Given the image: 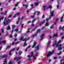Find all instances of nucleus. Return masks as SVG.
<instances>
[{
    "mask_svg": "<svg viewBox=\"0 0 64 64\" xmlns=\"http://www.w3.org/2000/svg\"><path fill=\"white\" fill-rule=\"evenodd\" d=\"M45 20H43L42 22H41L39 24V25L40 26H42V24H43L45 23Z\"/></svg>",
    "mask_w": 64,
    "mask_h": 64,
    "instance_id": "nucleus-11",
    "label": "nucleus"
},
{
    "mask_svg": "<svg viewBox=\"0 0 64 64\" xmlns=\"http://www.w3.org/2000/svg\"><path fill=\"white\" fill-rule=\"evenodd\" d=\"M17 36V34H15L14 36V37H15V38H16V37Z\"/></svg>",
    "mask_w": 64,
    "mask_h": 64,
    "instance_id": "nucleus-57",
    "label": "nucleus"
},
{
    "mask_svg": "<svg viewBox=\"0 0 64 64\" xmlns=\"http://www.w3.org/2000/svg\"><path fill=\"white\" fill-rule=\"evenodd\" d=\"M62 49V47L60 46V47L58 48V50H61Z\"/></svg>",
    "mask_w": 64,
    "mask_h": 64,
    "instance_id": "nucleus-34",
    "label": "nucleus"
},
{
    "mask_svg": "<svg viewBox=\"0 0 64 64\" xmlns=\"http://www.w3.org/2000/svg\"><path fill=\"white\" fill-rule=\"evenodd\" d=\"M4 16H2V18H0V22H1V20H3L4 19Z\"/></svg>",
    "mask_w": 64,
    "mask_h": 64,
    "instance_id": "nucleus-25",
    "label": "nucleus"
},
{
    "mask_svg": "<svg viewBox=\"0 0 64 64\" xmlns=\"http://www.w3.org/2000/svg\"><path fill=\"white\" fill-rule=\"evenodd\" d=\"M59 0H58L57 1V2L58 3V4L56 6L57 8H59Z\"/></svg>",
    "mask_w": 64,
    "mask_h": 64,
    "instance_id": "nucleus-15",
    "label": "nucleus"
},
{
    "mask_svg": "<svg viewBox=\"0 0 64 64\" xmlns=\"http://www.w3.org/2000/svg\"><path fill=\"white\" fill-rule=\"evenodd\" d=\"M11 48V46H8L6 48V50H7L8 48L9 49V48Z\"/></svg>",
    "mask_w": 64,
    "mask_h": 64,
    "instance_id": "nucleus-26",
    "label": "nucleus"
},
{
    "mask_svg": "<svg viewBox=\"0 0 64 64\" xmlns=\"http://www.w3.org/2000/svg\"><path fill=\"white\" fill-rule=\"evenodd\" d=\"M48 22L49 21H47L46 23V24H45V26H48L49 25V23H48Z\"/></svg>",
    "mask_w": 64,
    "mask_h": 64,
    "instance_id": "nucleus-12",
    "label": "nucleus"
},
{
    "mask_svg": "<svg viewBox=\"0 0 64 64\" xmlns=\"http://www.w3.org/2000/svg\"><path fill=\"white\" fill-rule=\"evenodd\" d=\"M8 64H13V62L11 60L9 61Z\"/></svg>",
    "mask_w": 64,
    "mask_h": 64,
    "instance_id": "nucleus-21",
    "label": "nucleus"
},
{
    "mask_svg": "<svg viewBox=\"0 0 64 64\" xmlns=\"http://www.w3.org/2000/svg\"><path fill=\"white\" fill-rule=\"evenodd\" d=\"M22 52H20L19 54L20 55H21V54H22Z\"/></svg>",
    "mask_w": 64,
    "mask_h": 64,
    "instance_id": "nucleus-54",
    "label": "nucleus"
},
{
    "mask_svg": "<svg viewBox=\"0 0 64 64\" xmlns=\"http://www.w3.org/2000/svg\"><path fill=\"white\" fill-rule=\"evenodd\" d=\"M6 42L4 40H3L2 42H1L2 43H4V44H5L6 43Z\"/></svg>",
    "mask_w": 64,
    "mask_h": 64,
    "instance_id": "nucleus-30",
    "label": "nucleus"
},
{
    "mask_svg": "<svg viewBox=\"0 0 64 64\" xmlns=\"http://www.w3.org/2000/svg\"><path fill=\"white\" fill-rule=\"evenodd\" d=\"M45 17V15H43L42 16V18H44Z\"/></svg>",
    "mask_w": 64,
    "mask_h": 64,
    "instance_id": "nucleus-62",
    "label": "nucleus"
},
{
    "mask_svg": "<svg viewBox=\"0 0 64 64\" xmlns=\"http://www.w3.org/2000/svg\"><path fill=\"white\" fill-rule=\"evenodd\" d=\"M19 23V21H17L16 22V24H18Z\"/></svg>",
    "mask_w": 64,
    "mask_h": 64,
    "instance_id": "nucleus-64",
    "label": "nucleus"
},
{
    "mask_svg": "<svg viewBox=\"0 0 64 64\" xmlns=\"http://www.w3.org/2000/svg\"><path fill=\"white\" fill-rule=\"evenodd\" d=\"M7 55L6 54L4 55L3 56H2V58H6V57H7Z\"/></svg>",
    "mask_w": 64,
    "mask_h": 64,
    "instance_id": "nucleus-13",
    "label": "nucleus"
},
{
    "mask_svg": "<svg viewBox=\"0 0 64 64\" xmlns=\"http://www.w3.org/2000/svg\"><path fill=\"white\" fill-rule=\"evenodd\" d=\"M7 11H6L4 14V15H6V14H7Z\"/></svg>",
    "mask_w": 64,
    "mask_h": 64,
    "instance_id": "nucleus-42",
    "label": "nucleus"
},
{
    "mask_svg": "<svg viewBox=\"0 0 64 64\" xmlns=\"http://www.w3.org/2000/svg\"><path fill=\"white\" fill-rule=\"evenodd\" d=\"M40 32H41V30H40V29H38L36 30V32L37 33H40Z\"/></svg>",
    "mask_w": 64,
    "mask_h": 64,
    "instance_id": "nucleus-14",
    "label": "nucleus"
},
{
    "mask_svg": "<svg viewBox=\"0 0 64 64\" xmlns=\"http://www.w3.org/2000/svg\"><path fill=\"white\" fill-rule=\"evenodd\" d=\"M15 50V48H12V50H10L12 51H14Z\"/></svg>",
    "mask_w": 64,
    "mask_h": 64,
    "instance_id": "nucleus-45",
    "label": "nucleus"
},
{
    "mask_svg": "<svg viewBox=\"0 0 64 64\" xmlns=\"http://www.w3.org/2000/svg\"><path fill=\"white\" fill-rule=\"evenodd\" d=\"M36 13H37V11H36L34 13V16H35V14H36Z\"/></svg>",
    "mask_w": 64,
    "mask_h": 64,
    "instance_id": "nucleus-53",
    "label": "nucleus"
},
{
    "mask_svg": "<svg viewBox=\"0 0 64 64\" xmlns=\"http://www.w3.org/2000/svg\"><path fill=\"white\" fill-rule=\"evenodd\" d=\"M19 42H19L18 41L15 42H15H12V46H13L14 45V44H18V43H19Z\"/></svg>",
    "mask_w": 64,
    "mask_h": 64,
    "instance_id": "nucleus-10",
    "label": "nucleus"
},
{
    "mask_svg": "<svg viewBox=\"0 0 64 64\" xmlns=\"http://www.w3.org/2000/svg\"><path fill=\"white\" fill-rule=\"evenodd\" d=\"M36 20V19H34V20H33L32 22V24H33V23H34V21H35V20Z\"/></svg>",
    "mask_w": 64,
    "mask_h": 64,
    "instance_id": "nucleus-33",
    "label": "nucleus"
},
{
    "mask_svg": "<svg viewBox=\"0 0 64 64\" xmlns=\"http://www.w3.org/2000/svg\"><path fill=\"white\" fill-rule=\"evenodd\" d=\"M54 44L56 45L57 44V40H54Z\"/></svg>",
    "mask_w": 64,
    "mask_h": 64,
    "instance_id": "nucleus-23",
    "label": "nucleus"
},
{
    "mask_svg": "<svg viewBox=\"0 0 64 64\" xmlns=\"http://www.w3.org/2000/svg\"><path fill=\"white\" fill-rule=\"evenodd\" d=\"M7 58H6L5 59V60H4V64H5V63H6V64H7Z\"/></svg>",
    "mask_w": 64,
    "mask_h": 64,
    "instance_id": "nucleus-17",
    "label": "nucleus"
},
{
    "mask_svg": "<svg viewBox=\"0 0 64 64\" xmlns=\"http://www.w3.org/2000/svg\"><path fill=\"white\" fill-rule=\"evenodd\" d=\"M48 8L49 9H51V8H52V6H51V5H49V6L48 7V8H47V9H48Z\"/></svg>",
    "mask_w": 64,
    "mask_h": 64,
    "instance_id": "nucleus-18",
    "label": "nucleus"
},
{
    "mask_svg": "<svg viewBox=\"0 0 64 64\" xmlns=\"http://www.w3.org/2000/svg\"><path fill=\"white\" fill-rule=\"evenodd\" d=\"M1 31L2 33H4V29H2L1 30Z\"/></svg>",
    "mask_w": 64,
    "mask_h": 64,
    "instance_id": "nucleus-32",
    "label": "nucleus"
},
{
    "mask_svg": "<svg viewBox=\"0 0 64 64\" xmlns=\"http://www.w3.org/2000/svg\"><path fill=\"white\" fill-rule=\"evenodd\" d=\"M53 36H52V38H54L56 36V37H57L58 36V33H56V34H54L52 35Z\"/></svg>",
    "mask_w": 64,
    "mask_h": 64,
    "instance_id": "nucleus-9",
    "label": "nucleus"
},
{
    "mask_svg": "<svg viewBox=\"0 0 64 64\" xmlns=\"http://www.w3.org/2000/svg\"><path fill=\"white\" fill-rule=\"evenodd\" d=\"M40 3V2H38V3H35V6H37L38 5H39V4Z\"/></svg>",
    "mask_w": 64,
    "mask_h": 64,
    "instance_id": "nucleus-19",
    "label": "nucleus"
},
{
    "mask_svg": "<svg viewBox=\"0 0 64 64\" xmlns=\"http://www.w3.org/2000/svg\"><path fill=\"white\" fill-rule=\"evenodd\" d=\"M31 18H34V16L31 15Z\"/></svg>",
    "mask_w": 64,
    "mask_h": 64,
    "instance_id": "nucleus-56",
    "label": "nucleus"
},
{
    "mask_svg": "<svg viewBox=\"0 0 64 64\" xmlns=\"http://www.w3.org/2000/svg\"><path fill=\"white\" fill-rule=\"evenodd\" d=\"M12 16V14H11V15H9L8 16V18H10Z\"/></svg>",
    "mask_w": 64,
    "mask_h": 64,
    "instance_id": "nucleus-52",
    "label": "nucleus"
},
{
    "mask_svg": "<svg viewBox=\"0 0 64 64\" xmlns=\"http://www.w3.org/2000/svg\"><path fill=\"white\" fill-rule=\"evenodd\" d=\"M16 14H14L13 16V18H15V17H16Z\"/></svg>",
    "mask_w": 64,
    "mask_h": 64,
    "instance_id": "nucleus-50",
    "label": "nucleus"
},
{
    "mask_svg": "<svg viewBox=\"0 0 64 64\" xmlns=\"http://www.w3.org/2000/svg\"><path fill=\"white\" fill-rule=\"evenodd\" d=\"M27 45V44H24V46H26Z\"/></svg>",
    "mask_w": 64,
    "mask_h": 64,
    "instance_id": "nucleus-58",
    "label": "nucleus"
},
{
    "mask_svg": "<svg viewBox=\"0 0 64 64\" xmlns=\"http://www.w3.org/2000/svg\"><path fill=\"white\" fill-rule=\"evenodd\" d=\"M54 10H53L52 12H50V15L49 16V17L48 18H46V21H49V20L51 18L54 16Z\"/></svg>",
    "mask_w": 64,
    "mask_h": 64,
    "instance_id": "nucleus-1",
    "label": "nucleus"
},
{
    "mask_svg": "<svg viewBox=\"0 0 64 64\" xmlns=\"http://www.w3.org/2000/svg\"><path fill=\"white\" fill-rule=\"evenodd\" d=\"M58 29L59 30H61V29H62V28H61V26H60L58 27Z\"/></svg>",
    "mask_w": 64,
    "mask_h": 64,
    "instance_id": "nucleus-35",
    "label": "nucleus"
},
{
    "mask_svg": "<svg viewBox=\"0 0 64 64\" xmlns=\"http://www.w3.org/2000/svg\"><path fill=\"white\" fill-rule=\"evenodd\" d=\"M54 53V50H52V52H50V51H49L48 54L46 55L47 58H48V57H49V56H51Z\"/></svg>",
    "mask_w": 64,
    "mask_h": 64,
    "instance_id": "nucleus-2",
    "label": "nucleus"
},
{
    "mask_svg": "<svg viewBox=\"0 0 64 64\" xmlns=\"http://www.w3.org/2000/svg\"><path fill=\"white\" fill-rule=\"evenodd\" d=\"M11 52H12V51L10 50L9 52V55H10V56H11L12 55V54H11Z\"/></svg>",
    "mask_w": 64,
    "mask_h": 64,
    "instance_id": "nucleus-24",
    "label": "nucleus"
},
{
    "mask_svg": "<svg viewBox=\"0 0 64 64\" xmlns=\"http://www.w3.org/2000/svg\"><path fill=\"white\" fill-rule=\"evenodd\" d=\"M38 27V25L36 26V28L32 30V31H33L35 30L37 28V27Z\"/></svg>",
    "mask_w": 64,
    "mask_h": 64,
    "instance_id": "nucleus-37",
    "label": "nucleus"
},
{
    "mask_svg": "<svg viewBox=\"0 0 64 64\" xmlns=\"http://www.w3.org/2000/svg\"><path fill=\"white\" fill-rule=\"evenodd\" d=\"M30 54L31 55L30 56V55H28V57H29V58H30L33 56V55H34V54H33V51H32V52Z\"/></svg>",
    "mask_w": 64,
    "mask_h": 64,
    "instance_id": "nucleus-6",
    "label": "nucleus"
},
{
    "mask_svg": "<svg viewBox=\"0 0 64 64\" xmlns=\"http://www.w3.org/2000/svg\"><path fill=\"white\" fill-rule=\"evenodd\" d=\"M17 39L16 38H15L14 39V41H17Z\"/></svg>",
    "mask_w": 64,
    "mask_h": 64,
    "instance_id": "nucleus-47",
    "label": "nucleus"
},
{
    "mask_svg": "<svg viewBox=\"0 0 64 64\" xmlns=\"http://www.w3.org/2000/svg\"><path fill=\"white\" fill-rule=\"evenodd\" d=\"M34 49L36 50V51H38V50H39V46H37L34 48Z\"/></svg>",
    "mask_w": 64,
    "mask_h": 64,
    "instance_id": "nucleus-8",
    "label": "nucleus"
},
{
    "mask_svg": "<svg viewBox=\"0 0 64 64\" xmlns=\"http://www.w3.org/2000/svg\"><path fill=\"white\" fill-rule=\"evenodd\" d=\"M57 58L56 57H54V60H55V59H57Z\"/></svg>",
    "mask_w": 64,
    "mask_h": 64,
    "instance_id": "nucleus-60",
    "label": "nucleus"
},
{
    "mask_svg": "<svg viewBox=\"0 0 64 64\" xmlns=\"http://www.w3.org/2000/svg\"><path fill=\"white\" fill-rule=\"evenodd\" d=\"M19 48H17L16 50V51H19Z\"/></svg>",
    "mask_w": 64,
    "mask_h": 64,
    "instance_id": "nucleus-55",
    "label": "nucleus"
},
{
    "mask_svg": "<svg viewBox=\"0 0 64 64\" xmlns=\"http://www.w3.org/2000/svg\"><path fill=\"white\" fill-rule=\"evenodd\" d=\"M29 39V38H28L27 39H26V40H25V42L24 43V44H26V41H27V40H28V39Z\"/></svg>",
    "mask_w": 64,
    "mask_h": 64,
    "instance_id": "nucleus-29",
    "label": "nucleus"
},
{
    "mask_svg": "<svg viewBox=\"0 0 64 64\" xmlns=\"http://www.w3.org/2000/svg\"><path fill=\"white\" fill-rule=\"evenodd\" d=\"M18 59V58H16V57H15L14 58V60H16V59L17 60H17V59Z\"/></svg>",
    "mask_w": 64,
    "mask_h": 64,
    "instance_id": "nucleus-44",
    "label": "nucleus"
},
{
    "mask_svg": "<svg viewBox=\"0 0 64 64\" xmlns=\"http://www.w3.org/2000/svg\"><path fill=\"white\" fill-rule=\"evenodd\" d=\"M38 34V33L36 32V34H35V36H37V35Z\"/></svg>",
    "mask_w": 64,
    "mask_h": 64,
    "instance_id": "nucleus-63",
    "label": "nucleus"
},
{
    "mask_svg": "<svg viewBox=\"0 0 64 64\" xmlns=\"http://www.w3.org/2000/svg\"><path fill=\"white\" fill-rule=\"evenodd\" d=\"M24 16H22V17L21 18V19H23L24 18Z\"/></svg>",
    "mask_w": 64,
    "mask_h": 64,
    "instance_id": "nucleus-61",
    "label": "nucleus"
},
{
    "mask_svg": "<svg viewBox=\"0 0 64 64\" xmlns=\"http://www.w3.org/2000/svg\"><path fill=\"white\" fill-rule=\"evenodd\" d=\"M30 47H31V45H29V46H28V47L27 48L28 49V48H30Z\"/></svg>",
    "mask_w": 64,
    "mask_h": 64,
    "instance_id": "nucleus-49",
    "label": "nucleus"
},
{
    "mask_svg": "<svg viewBox=\"0 0 64 64\" xmlns=\"http://www.w3.org/2000/svg\"><path fill=\"white\" fill-rule=\"evenodd\" d=\"M43 7L44 8H43V10H44V11H45V10H46V7L45 6H43Z\"/></svg>",
    "mask_w": 64,
    "mask_h": 64,
    "instance_id": "nucleus-28",
    "label": "nucleus"
},
{
    "mask_svg": "<svg viewBox=\"0 0 64 64\" xmlns=\"http://www.w3.org/2000/svg\"><path fill=\"white\" fill-rule=\"evenodd\" d=\"M64 60V58H63V59H62V60H61L60 61V62H62V61H63Z\"/></svg>",
    "mask_w": 64,
    "mask_h": 64,
    "instance_id": "nucleus-51",
    "label": "nucleus"
},
{
    "mask_svg": "<svg viewBox=\"0 0 64 64\" xmlns=\"http://www.w3.org/2000/svg\"><path fill=\"white\" fill-rule=\"evenodd\" d=\"M22 57L21 56H20V57H18V59H17V60H16V62H18V61L19 60V59H21V58H22Z\"/></svg>",
    "mask_w": 64,
    "mask_h": 64,
    "instance_id": "nucleus-16",
    "label": "nucleus"
},
{
    "mask_svg": "<svg viewBox=\"0 0 64 64\" xmlns=\"http://www.w3.org/2000/svg\"><path fill=\"white\" fill-rule=\"evenodd\" d=\"M24 37L23 36H22V37H21L20 38V40L21 41H24L25 40H26V38H25L24 39Z\"/></svg>",
    "mask_w": 64,
    "mask_h": 64,
    "instance_id": "nucleus-7",
    "label": "nucleus"
},
{
    "mask_svg": "<svg viewBox=\"0 0 64 64\" xmlns=\"http://www.w3.org/2000/svg\"><path fill=\"white\" fill-rule=\"evenodd\" d=\"M36 44H37V43H36V41H34V42H33V44L32 47V48H34V47H35V46H36Z\"/></svg>",
    "mask_w": 64,
    "mask_h": 64,
    "instance_id": "nucleus-5",
    "label": "nucleus"
},
{
    "mask_svg": "<svg viewBox=\"0 0 64 64\" xmlns=\"http://www.w3.org/2000/svg\"><path fill=\"white\" fill-rule=\"evenodd\" d=\"M25 6L26 7V8H27V7H28V5L26 4H23V6Z\"/></svg>",
    "mask_w": 64,
    "mask_h": 64,
    "instance_id": "nucleus-22",
    "label": "nucleus"
},
{
    "mask_svg": "<svg viewBox=\"0 0 64 64\" xmlns=\"http://www.w3.org/2000/svg\"><path fill=\"white\" fill-rule=\"evenodd\" d=\"M20 14V12H18L16 14V15H19Z\"/></svg>",
    "mask_w": 64,
    "mask_h": 64,
    "instance_id": "nucleus-48",
    "label": "nucleus"
},
{
    "mask_svg": "<svg viewBox=\"0 0 64 64\" xmlns=\"http://www.w3.org/2000/svg\"><path fill=\"white\" fill-rule=\"evenodd\" d=\"M44 36L45 34H43L40 36V40H43V39L44 38Z\"/></svg>",
    "mask_w": 64,
    "mask_h": 64,
    "instance_id": "nucleus-4",
    "label": "nucleus"
},
{
    "mask_svg": "<svg viewBox=\"0 0 64 64\" xmlns=\"http://www.w3.org/2000/svg\"><path fill=\"white\" fill-rule=\"evenodd\" d=\"M9 37L11 38H13V36L11 34H10L9 35Z\"/></svg>",
    "mask_w": 64,
    "mask_h": 64,
    "instance_id": "nucleus-36",
    "label": "nucleus"
},
{
    "mask_svg": "<svg viewBox=\"0 0 64 64\" xmlns=\"http://www.w3.org/2000/svg\"><path fill=\"white\" fill-rule=\"evenodd\" d=\"M34 36H35L34 35H33L31 36V38H34Z\"/></svg>",
    "mask_w": 64,
    "mask_h": 64,
    "instance_id": "nucleus-40",
    "label": "nucleus"
},
{
    "mask_svg": "<svg viewBox=\"0 0 64 64\" xmlns=\"http://www.w3.org/2000/svg\"><path fill=\"white\" fill-rule=\"evenodd\" d=\"M54 24H52V26H50V29H53V26H54Z\"/></svg>",
    "mask_w": 64,
    "mask_h": 64,
    "instance_id": "nucleus-27",
    "label": "nucleus"
},
{
    "mask_svg": "<svg viewBox=\"0 0 64 64\" xmlns=\"http://www.w3.org/2000/svg\"><path fill=\"white\" fill-rule=\"evenodd\" d=\"M50 44V41H49L48 43V44H47V45H48V46Z\"/></svg>",
    "mask_w": 64,
    "mask_h": 64,
    "instance_id": "nucleus-46",
    "label": "nucleus"
},
{
    "mask_svg": "<svg viewBox=\"0 0 64 64\" xmlns=\"http://www.w3.org/2000/svg\"><path fill=\"white\" fill-rule=\"evenodd\" d=\"M18 29H17L15 30V31H16V32H18Z\"/></svg>",
    "mask_w": 64,
    "mask_h": 64,
    "instance_id": "nucleus-59",
    "label": "nucleus"
},
{
    "mask_svg": "<svg viewBox=\"0 0 64 64\" xmlns=\"http://www.w3.org/2000/svg\"><path fill=\"white\" fill-rule=\"evenodd\" d=\"M15 27H16V26L15 25H13L12 26V28H15Z\"/></svg>",
    "mask_w": 64,
    "mask_h": 64,
    "instance_id": "nucleus-39",
    "label": "nucleus"
},
{
    "mask_svg": "<svg viewBox=\"0 0 64 64\" xmlns=\"http://www.w3.org/2000/svg\"><path fill=\"white\" fill-rule=\"evenodd\" d=\"M10 26H9L8 27L6 28V30H10Z\"/></svg>",
    "mask_w": 64,
    "mask_h": 64,
    "instance_id": "nucleus-20",
    "label": "nucleus"
},
{
    "mask_svg": "<svg viewBox=\"0 0 64 64\" xmlns=\"http://www.w3.org/2000/svg\"><path fill=\"white\" fill-rule=\"evenodd\" d=\"M37 12L38 13L37 15V16H38V15H39V14H40V12L38 11V12Z\"/></svg>",
    "mask_w": 64,
    "mask_h": 64,
    "instance_id": "nucleus-38",
    "label": "nucleus"
},
{
    "mask_svg": "<svg viewBox=\"0 0 64 64\" xmlns=\"http://www.w3.org/2000/svg\"><path fill=\"white\" fill-rule=\"evenodd\" d=\"M10 20L9 19L8 20H7L6 21V24L5 23V22H3L4 24V25H5V26H6L7 25H8V24L9 23V22H10Z\"/></svg>",
    "mask_w": 64,
    "mask_h": 64,
    "instance_id": "nucleus-3",
    "label": "nucleus"
},
{
    "mask_svg": "<svg viewBox=\"0 0 64 64\" xmlns=\"http://www.w3.org/2000/svg\"><path fill=\"white\" fill-rule=\"evenodd\" d=\"M24 24H22V26H21V28H23V26H24Z\"/></svg>",
    "mask_w": 64,
    "mask_h": 64,
    "instance_id": "nucleus-43",
    "label": "nucleus"
},
{
    "mask_svg": "<svg viewBox=\"0 0 64 64\" xmlns=\"http://www.w3.org/2000/svg\"><path fill=\"white\" fill-rule=\"evenodd\" d=\"M19 4V2H17L16 4H15V7H17L18 5V4Z\"/></svg>",
    "mask_w": 64,
    "mask_h": 64,
    "instance_id": "nucleus-31",
    "label": "nucleus"
},
{
    "mask_svg": "<svg viewBox=\"0 0 64 64\" xmlns=\"http://www.w3.org/2000/svg\"><path fill=\"white\" fill-rule=\"evenodd\" d=\"M61 42V40H60L58 42V44H59Z\"/></svg>",
    "mask_w": 64,
    "mask_h": 64,
    "instance_id": "nucleus-41",
    "label": "nucleus"
}]
</instances>
